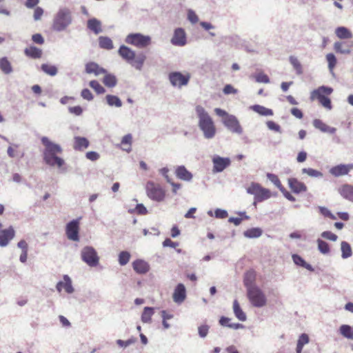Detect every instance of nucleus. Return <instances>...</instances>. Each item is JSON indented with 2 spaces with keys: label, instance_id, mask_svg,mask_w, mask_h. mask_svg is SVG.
Masks as SVG:
<instances>
[{
  "label": "nucleus",
  "instance_id": "nucleus-3",
  "mask_svg": "<svg viewBox=\"0 0 353 353\" xmlns=\"http://www.w3.org/2000/svg\"><path fill=\"white\" fill-rule=\"evenodd\" d=\"M118 53L123 59L139 70L142 69L146 59L144 53L136 54L134 50L124 45L120 46Z\"/></svg>",
  "mask_w": 353,
  "mask_h": 353
},
{
  "label": "nucleus",
  "instance_id": "nucleus-55",
  "mask_svg": "<svg viewBox=\"0 0 353 353\" xmlns=\"http://www.w3.org/2000/svg\"><path fill=\"white\" fill-rule=\"evenodd\" d=\"M255 79L259 83H268L270 82V79L265 74L259 73L255 76Z\"/></svg>",
  "mask_w": 353,
  "mask_h": 353
},
{
  "label": "nucleus",
  "instance_id": "nucleus-30",
  "mask_svg": "<svg viewBox=\"0 0 353 353\" xmlns=\"http://www.w3.org/2000/svg\"><path fill=\"white\" fill-rule=\"evenodd\" d=\"M88 28L92 30L95 34H99L101 32V22L95 18L89 19L87 23Z\"/></svg>",
  "mask_w": 353,
  "mask_h": 353
},
{
  "label": "nucleus",
  "instance_id": "nucleus-14",
  "mask_svg": "<svg viewBox=\"0 0 353 353\" xmlns=\"http://www.w3.org/2000/svg\"><path fill=\"white\" fill-rule=\"evenodd\" d=\"M353 170V164H340L335 165L330 169L329 172L334 176L339 177L347 174Z\"/></svg>",
  "mask_w": 353,
  "mask_h": 353
},
{
  "label": "nucleus",
  "instance_id": "nucleus-34",
  "mask_svg": "<svg viewBox=\"0 0 353 353\" xmlns=\"http://www.w3.org/2000/svg\"><path fill=\"white\" fill-rule=\"evenodd\" d=\"M292 259H293L294 263L296 265H297L299 266H301V267H303V268H305V269H307V270H308L310 271H313L314 270L312 266L310 264L306 263L305 261V260L301 256H300L299 255H298V254H293L292 255Z\"/></svg>",
  "mask_w": 353,
  "mask_h": 353
},
{
  "label": "nucleus",
  "instance_id": "nucleus-38",
  "mask_svg": "<svg viewBox=\"0 0 353 353\" xmlns=\"http://www.w3.org/2000/svg\"><path fill=\"white\" fill-rule=\"evenodd\" d=\"M309 343V336L307 334H302L297 341V345H296V353H301L303 350V346Z\"/></svg>",
  "mask_w": 353,
  "mask_h": 353
},
{
  "label": "nucleus",
  "instance_id": "nucleus-29",
  "mask_svg": "<svg viewBox=\"0 0 353 353\" xmlns=\"http://www.w3.org/2000/svg\"><path fill=\"white\" fill-rule=\"evenodd\" d=\"M336 37L340 39H346L352 38L353 35L351 31L345 27H338L335 30Z\"/></svg>",
  "mask_w": 353,
  "mask_h": 353
},
{
  "label": "nucleus",
  "instance_id": "nucleus-16",
  "mask_svg": "<svg viewBox=\"0 0 353 353\" xmlns=\"http://www.w3.org/2000/svg\"><path fill=\"white\" fill-rule=\"evenodd\" d=\"M171 43L176 46H183L186 44V34L183 28H179L174 30Z\"/></svg>",
  "mask_w": 353,
  "mask_h": 353
},
{
  "label": "nucleus",
  "instance_id": "nucleus-39",
  "mask_svg": "<svg viewBox=\"0 0 353 353\" xmlns=\"http://www.w3.org/2000/svg\"><path fill=\"white\" fill-rule=\"evenodd\" d=\"M154 314V309L150 307H145L141 315V321L143 323H150L152 316Z\"/></svg>",
  "mask_w": 353,
  "mask_h": 353
},
{
  "label": "nucleus",
  "instance_id": "nucleus-1",
  "mask_svg": "<svg viewBox=\"0 0 353 353\" xmlns=\"http://www.w3.org/2000/svg\"><path fill=\"white\" fill-rule=\"evenodd\" d=\"M41 143L45 146L43 151V159L45 162L50 166H57L61 168L64 164L63 159L57 156L62 153L61 147L52 143L46 137L41 138Z\"/></svg>",
  "mask_w": 353,
  "mask_h": 353
},
{
  "label": "nucleus",
  "instance_id": "nucleus-15",
  "mask_svg": "<svg viewBox=\"0 0 353 353\" xmlns=\"http://www.w3.org/2000/svg\"><path fill=\"white\" fill-rule=\"evenodd\" d=\"M15 236V230L12 226L0 231V246L5 247L8 245L11 240Z\"/></svg>",
  "mask_w": 353,
  "mask_h": 353
},
{
  "label": "nucleus",
  "instance_id": "nucleus-62",
  "mask_svg": "<svg viewBox=\"0 0 353 353\" xmlns=\"http://www.w3.org/2000/svg\"><path fill=\"white\" fill-rule=\"evenodd\" d=\"M320 212L323 216L329 217L332 220H335L336 219V217L326 208H320Z\"/></svg>",
  "mask_w": 353,
  "mask_h": 353
},
{
  "label": "nucleus",
  "instance_id": "nucleus-19",
  "mask_svg": "<svg viewBox=\"0 0 353 353\" xmlns=\"http://www.w3.org/2000/svg\"><path fill=\"white\" fill-rule=\"evenodd\" d=\"M213 170L216 172H222L230 164V160L228 158L216 157L213 159Z\"/></svg>",
  "mask_w": 353,
  "mask_h": 353
},
{
  "label": "nucleus",
  "instance_id": "nucleus-64",
  "mask_svg": "<svg viewBox=\"0 0 353 353\" xmlns=\"http://www.w3.org/2000/svg\"><path fill=\"white\" fill-rule=\"evenodd\" d=\"M43 14V10L41 7H37L34 9L33 17L35 21H38L41 19L42 15Z\"/></svg>",
  "mask_w": 353,
  "mask_h": 353
},
{
  "label": "nucleus",
  "instance_id": "nucleus-17",
  "mask_svg": "<svg viewBox=\"0 0 353 353\" xmlns=\"http://www.w3.org/2000/svg\"><path fill=\"white\" fill-rule=\"evenodd\" d=\"M353 43L351 41H336L334 43V50L336 53L349 54L351 53Z\"/></svg>",
  "mask_w": 353,
  "mask_h": 353
},
{
  "label": "nucleus",
  "instance_id": "nucleus-11",
  "mask_svg": "<svg viewBox=\"0 0 353 353\" xmlns=\"http://www.w3.org/2000/svg\"><path fill=\"white\" fill-rule=\"evenodd\" d=\"M80 222L79 219L70 221L65 227V234L68 239L73 241H79Z\"/></svg>",
  "mask_w": 353,
  "mask_h": 353
},
{
  "label": "nucleus",
  "instance_id": "nucleus-45",
  "mask_svg": "<svg viewBox=\"0 0 353 353\" xmlns=\"http://www.w3.org/2000/svg\"><path fill=\"white\" fill-rule=\"evenodd\" d=\"M289 59L296 74H301L303 73V68L298 59L294 56H290Z\"/></svg>",
  "mask_w": 353,
  "mask_h": 353
},
{
  "label": "nucleus",
  "instance_id": "nucleus-8",
  "mask_svg": "<svg viewBox=\"0 0 353 353\" xmlns=\"http://www.w3.org/2000/svg\"><path fill=\"white\" fill-rule=\"evenodd\" d=\"M247 296L252 305L261 307L266 305L267 299L262 290L257 286L247 290Z\"/></svg>",
  "mask_w": 353,
  "mask_h": 353
},
{
  "label": "nucleus",
  "instance_id": "nucleus-7",
  "mask_svg": "<svg viewBox=\"0 0 353 353\" xmlns=\"http://www.w3.org/2000/svg\"><path fill=\"white\" fill-rule=\"evenodd\" d=\"M145 190L148 196L155 201L160 202L165 197V190L159 183L148 181L145 185Z\"/></svg>",
  "mask_w": 353,
  "mask_h": 353
},
{
  "label": "nucleus",
  "instance_id": "nucleus-53",
  "mask_svg": "<svg viewBox=\"0 0 353 353\" xmlns=\"http://www.w3.org/2000/svg\"><path fill=\"white\" fill-rule=\"evenodd\" d=\"M230 321V319L229 318L223 316L220 319L219 323L223 326H228V327L233 328V329H238V328L242 327V325L239 323L230 324L229 323Z\"/></svg>",
  "mask_w": 353,
  "mask_h": 353
},
{
  "label": "nucleus",
  "instance_id": "nucleus-61",
  "mask_svg": "<svg viewBox=\"0 0 353 353\" xmlns=\"http://www.w3.org/2000/svg\"><path fill=\"white\" fill-rule=\"evenodd\" d=\"M321 236L325 239L333 241H336V239L338 238L335 234H334L330 231H325V232H322Z\"/></svg>",
  "mask_w": 353,
  "mask_h": 353
},
{
  "label": "nucleus",
  "instance_id": "nucleus-37",
  "mask_svg": "<svg viewBox=\"0 0 353 353\" xmlns=\"http://www.w3.org/2000/svg\"><path fill=\"white\" fill-rule=\"evenodd\" d=\"M252 110L258 114L263 116H272L273 115V111L271 109L267 108L260 105H254L251 107Z\"/></svg>",
  "mask_w": 353,
  "mask_h": 353
},
{
  "label": "nucleus",
  "instance_id": "nucleus-21",
  "mask_svg": "<svg viewBox=\"0 0 353 353\" xmlns=\"http://www.w3.org/2000/svg\"><path fill=\"white\" fill-rule=\"evenodd\" d=\"M186 297V291L185 288L183 284L179 283L176 287L172 298L175 303H182Z\"/></svg>",
  "mask_w": 353,
  "mask_h": 353
},
{
  "label": "nucleus",
  "instance_id": "nucleus-4",
  "mask_svg": "<svg viewBox=\"0 0 353 353\" xmlns=\"http://www.w3.org/2000/svg\"><path fill=\"white\" fill-rule=\"evenodd\" d=\"M246 191L254 196V204L263 202L273 196L269 189L263 188L260 183L256 182H252L246 188Z\"/></svg>",
  "mask_w": 353,
  "mask_h": 353
},
{
  "label": "nucleus",
  "instance_id": "nucleus-40",
  "mask_svg": "<svg viewBox=\"0 0 353 353\" xmlns=\"http://www.w3.org/2000/svg\"><path fill=\"white\" fill-rule=\"evenodd\" d=\"M99 44L103 49L111 50L113 48L112 41L107 37H100L99 38Z\"/></svg>",
  "mask_w": 353,
  "mask_h": 353
},
{
  "label": "nucleus",
  "instance_id": "nucleus-10",
  "mask_svg": "<svg viewBox=\"0 0 353 353\" xmlns=\"http://www.w3.org/2000/svg\"><path fill=\"white\" fill-rule=\"evenodd\" d=\"M81 259L90 267H95L99 264V257L97 251L91 246H86L81 250Z\"/></svg>",
  "mask_w": 353,
  "mask_h": 353
},
{
  "label": "nucleus",
  "instance_id": "nucleus-42",
  "mask_svg": "<svg viewBox=\"0 0 353 353\" xmlns=\"http://www.w3.org/2000/svg\"><path fill=\"white\" fill-rule=\"evenodd\" d=\"M41 70L50 76H54L57 74L58 70L55 65L43 63L41 66Z\"/></svg>",
  "mask_w": 353,
  "mask_h": 353
},
{
  "label": "nucleus",
  "instance_id": "nucleus-27",
  "mask_svg": "<svg viewBox=\"0 0 353 353\" xmlns=\"http://www.w3.org/2000/svg\"><path fill=\"white\" fill-rule=\"evenodd\" d=\"M24 54L29 58L37 59L42 57L43 52L40 48L30 46L24 50Z\"/></svg>",
  "mask_w": 353,
  "mask_h": 353
},
{
  "label": "nucleus",
  "instance_id": "nucleus-60",
  "mask_svg": "<svg viewBox=\"0 0 353 353\" xmlns=\"http://www.w3.org/2000/svg\"><path fill=\"white\" fill-rule=\"evenodd\" d=\"M188 20L192 23H196L199 21V17L192 10H189L188 12Z\"/></svg>",
  "mask_w": 353,
  "mask_h": 353
},
{
  "label": "nucleus",
  "instance_id": "nucleus-12",
  "mask_svg": "<svg viewBox=\"0 0 353 353\" xmlns=\"http://www.w3.org/2000/svg\"><path fill=\"white\" fill-rule=\"evenodd\" d=\"M190 79V75L183 74L179 72H171L169 74V79L173 86L181 87L188 84Z\"/></svg>",
  "mask_w": 353,
  "mask_h": 353
},
{
  "label": "nucleus",
  "instance_id": "nucleus-51",
  "mask_svg": "<svg viewBox=\"0 0 353 353\" xmlns=\"http://www.w3.org/2000/svg\"><path fill=\"white\" fill-rule=\"evenodd\" d=\"M89 85L97 94H103L105 92V88L96 80L90 81Z\"/></svg>",
  "mask_w": 353,
  "mask_h": 353
},
{
  "label": "nucleus",
  "instance_id": "nucleus-24",
  "mask_svg": "<svg viewBox=\"0 0 353 353\" xmlns=\"http://www.w3.org/2000/svg\"><path fill=\"white\" fill-rule=\"evenodd\" d=\"M90 141L82 137H74L73 148L75 150L83 151L89 147Z\"/></svg>",
  "mask_w": 353,
  "mask_h": 353
},
{
  "label": "nucleus",
  "instance_id": "nucleus-48",
  "mask_svg": "<svg viewBox=\"0 0 353 353\" xmlns=\"http://www.w3.org/2000/svg\"><path fill=\"white\" fill-rule=\"evenodd\" d=\"M267 177L281 191H283L284 190V187L283 186L280 179H279V177L276 174H272V173H268L267 174Z\"/></svg>",
  "mask_w": 353,
  "mask_h": 353
},
{
  "label": "nucleus",
  "instance_id": "nucleus-2",
  "mask_svg": "<svg viewBox=\"0 0 353 353\" xmlns=\"http://www.w3.org/2000/svg\"><path fill=\"white\" fill-rule=\"evenodd\" d=\"M196 112L199 118V127L203 132L205 138H213L216 134V129L212 119L201 105L196 107Z\"/></svg>",
  "mask_w": 353,
  "mask_h": 353
},
{
  "label": "nucleus",
  "instance_id": "nucleus-31",
  "mask_svg": "<svg viewBox=\"0 0 353 353\" xmlns=\"http://www.w3.org/2000/svg\"><path fill=\"white\" fill-rule=\"evenodd\" d=\"M313 125L323 132L334 133L335 132L334 128H331L323 123L321 120L316 119L313 121Z\"/></svg>",
  "mask_w": 353,
  "mask_h": 353
},
{
  "label": "nucleus",
  "instance_id": "nucleus-59",
  "mask_svg": "<svg viewBox=\"0 0 353 353\" xmlns=\"http://www.w3.org/2000/svg\"><path fill=\"white\" fill-rule=\"evenodd\" d=\"M81 96L85 100L92 101L93 99V95L90 90L85 88L82 90Z\"/></svg>",
  "mask_w": 353,
  "mask_h": 353
},
{
  "label": "nucleus",
  "instance_id": "nucleus-33",
  "mask_svg": "<svg viewBox=\"0 0 353 353\" xmlns=\"http://www.w3.org/2000/svg\"><path fill=\"white\" fill-rule=\"evenodd\" d=\"M132 137L130 134L125 135L121 142L123 150L130 152L132 150Z\"/></svg>",
  "mask_w": 353,
  "mask_h": 353
},
{
  "label": "nucleus",
  "instance_id": "nucleus-50",
  "mask_svg": "<svg viewBox=\"0 0 353 353\" xmlns=\"http://www.w3.org/2000/svg\"><path fill=\"white\" fill-rule=\"evenodd\" d=\"M244 234L249 238H257L262 234V230L260 228H252L245 231Z\"/></svg>",
  "mask_w": 353,
  "mask_h": 353
},
{
  "label": "nucleus",
  "instance_id": "nucleus-41",
  "mask_svg": "<svg viewBox=\"0 0 353 353\" xmlns=\"http://www.w3.org/2000/svg\"><path fill=\"white\" fill-rule=\"evenodd\" d=\"M325 58L328 64V69L330 72H333L337 64V59L336 56L333 53H328L326 54Z\"/></svg>",
  "mask_w": 353,
  "mask_h": 353
},
{
  "label": "nucleus",
  "instance_id": "nucleus-47",
  "mask_svg": "<svg viewBox=\"0 0 353 353\" xmlns=\"http://www.w3.org/2000/svg\"><path fill=\"white\" fill-rule=\"evenodd\" d=\"M342 257L347 259L352 256V252L350 244L345 241L341 243Z\"/></svg>",
  "mask_w": 353,
  "mask_h": 353
},
{
  "label": "nucleus",
  "instance_id": "nucleus-26",
  "mask_svg": "<svg viewBox=\"0 0 353 353\" xmlns=\"http://www.w3.org/2000/svg\"><path fill=\"white\" fill-rule=\"evenodd\" d=\"M85 72L88 74L93 73L96 76L106 73L105 69L101 68L97 63L94 62H89L85 65Z\"/></svg>",
  "mask_w": 353,
  "mask_h": 353
},
{
  "label": "nucleus",
  "instance_id": "nucleus-13",
  "mask_svg": "<svg viewBox=\"0 0 353 353\" xmlns=\"http://www.w3.org/2000/svg\"><path fill=\"white\" fill-rule=\"evenodd\" d=\"M223 122L224 125L232 132L236 134L242 133V128L239 121L234 116L230 115L223 118Z\"/></svg>",
  "mask_w": 353,
  "mask_h": 353
},
{
  "label": "nucleus",
  "instance_id": "nucleus-46",
  "mask_svg": "<svg viewBox=\"0 0 353 353\" xmlns=\"http://www.w3.org/2000/svg\"><path fill=\"white\" fill-rule=\"evenodd\" d=\"M117 79L115 76L112 74H105L103 77V83L105 86L112 88L114 87L117 84Z\"/></svg>",
  "mask_w": 353,
  "mask_h": 353
},
{
  "label": "nucleus",
  "instance_id": "nucleus-20",
  "mask_svg": "<svg viewBox=\"0 0 353 353\" xmlns=\"http://www.w3.org/2000/svg\"><path fill=\"white\" fill-rule=\"evenodd\" d=\"M133 270L139 274H144L150 270V265L142 259H137L132 262Z\"/></svg>",
  "mask_w": 353,
  "mask_h": 353
},
{
  "label": "nucleus",
  "instance_id": "nucleus-49",
  "mask_svg": "<svg viewBox=\"0 0 353 353\" xmlns=\"http://www.w3.org/2000/svg\"><path fill=\"white\" fill-rule=\"evenodd\" d=\"M130 259V254L127 251H122L119 254V263L121 265H126Z\"/></svg>",
  "mask_w": 353,
  "mask_h": 353
},
{
  "label": "nucleus",
  "instance_id": "nucleus-23",
  "mask_svg": "<svg viewBox=\"0 0 353 353\" xmlns=\"http://www.w3.org/2000/svg\"><path fill=\"white\" fill-rule=\"evenodd\" d=\"M256 278V272L255 270L251 269L248 270L245 274L243 278V284L247 290L250 288L256 287L254 285Z\"/></svg>",
  "mask_w": 353,
  "mask_h": 353
},
{
  "label": "nucleus",
  "instance_id": "nucleus-57",
  "mask_svg": "<svg viewBox=\"0 0 353 353\" xmlns=\"http://www.w3.org/2000/svg\"><path fill=\"white\" fill-rule=\"evenodd\" d=\"M68 111L70 114L76 116H80L83 113V108L80 105L69 107Z\"/></svg>",
  "mask_w": 353,
  "mask_h": 353
},
{
  "label": "nucleus",
  "instance_id": "nucleus-63",
  "mask_svg": "<svg viewBox=\"0 0 353 353\" xmlns=\"http://www.w3.org/2000/svg\"><path fill=\"white\" fill-rule=\"evenodd\" d=\"M85 157L88 159L94 161L99 159L100 155L97 152L90 151L85 154Z\"/></svg>",
  "mask_w": 353,
  "mask_h": 353
},
{
  "label": "nucleus",
  "instance_id": "nucleus-54",
  "mask_svg": "<svg viewBox=\"0 0 353 353\" xmlns=\"http://www.w3.org/2000/svg\"><path fill=\"white\" fill-rule=\"evenodd\" d=\"M302 173L306 174L311 177H321L323 176L322 172L312 168H303Z\"/></svg>",
  "mask_w": 353,
  "mask_h": 353
},
{
  "label": "nucleus",
  "instance_id": "nucleus-52",
  "mask_svg": "<svg viewBox=\"0 0 353 353\" xmlns=\"http://www.w3.org/2000/svg\"><path fill=\"white\" fill-rule=\"evenodd\" d=\"M317 243L318 249L322 254H325L330 252V245L327 242L321 239H318Z\"/></svg>",
  "mask_w": 353,
  "mask_h": 353
},
{
  "label": "nucleus",
  "instance_id": "nucleus-5",
  "mask_svg": "<svg viewBox=\"0 0 353 353\" xmlns=\"http://www.w3.org/2000/svg\"><path fill=\"white\" fill-rule=\"evenodd\" d=\"M332 91L333 90L331 88L321 86L312 92L310 99L312 101L317 99L323 107L330 110L332 108V104L327 96L331 94Z\"/></svg>",
  "mask_w": 353,
  "mask_h": 353
},
{
  "label": "nucleus",
  "instance_id": "nucleus-6",
  "mask_svg": "<svg viewBox=\"0 0 353 353\" xmlns=\"http://www.w3.org/2000/svg\"><path fill=\"white\" fill-rule=\"evenodd\" d=\"M125 41L137 48H145L151 45L152 38L149 35L141 33H130L127 35Z\"/></svg>",
  "mask_w": 353,
  "mask_h": 353
},
{
  "label": "nucleus",
  "instance_id": "nucleus-36",
  "mask_svg": "<svg viewBox=\"0 0 353 353\" xmlns=\"http://www.w3.org/2000/svg\"><path fill=\"white\" fill-rule=\"evenodd\" d=\"M19 145L17 144H12L8 148V154L11 158H14L17 157H23L24 155V153L23 151H21L19 150Z\"/></svg>",
  "mask_w": 353,
  "mask_h": 353
},
{
  "label": "nucleus",
  "instance_id": "nucleus-25",
  "mask_svg": "<svg viewBox=\"0 0 353 353\" xmlns=\"http://www.w3.org/2000/svg\"><path fill=\"white\" fill-rule=\"evenodd\" d=\"M176 176L183 181H190L192 179V174L184 165L178 166L175 170Z\"/></svg>",
  "mask_w": 353,
  "mask_h": 353
},
{
  "label": "nucleus",
  "instance_id": "nucleus-58",
  "mask_svg": "<svg viewBox=\"0 0 353 353\" xmlns=\"http://www.w3.org/2000/svg\"><path fill=\"white\" fill-rule=\"evenodd\" d=\"M266 125L268 126V128L271 130H274L275 132H281V127L279 124L276 123L274 121H268L267 123H266Z\"/></svg>",
  "mask_w": 353,
  "mask_h": 353
},
{
  "label": "nucleus",
  "instance_id": "nucleus-32",
  "mask_svg": "<svg viewBox=\"0 0 353 353\" xmlns=\"http://www.w3.org/2000/svg\"><path fill=\"white\" fill-rule=\"evenodd\" d=\"M233 310L236 317L239 320L241 321H244L246 320V315L241 308L237 300H234L233 302Z\"/></svg>",
  "mask_w": 353,
  "mask_h": 353
},
{
  "label": "nucleus",
  "instance_id": "nucleus-56",
  "mask_svg": "<svg viewBox=\"0 0 353 353\" xmlns=\"http://www.w3.org/2000/svg\"><path fill=\"white\" fill-rule=\"evenodd\" d=\"M210 327L208 325H202L198 327L199 334L201 337H205L209 332Z\"/></svg>",
  "mask_w": 353,
  "mask_h": 353
},
{
  "label": "nucleus",
  "instance_id": "nucleus-43",
  "mask_svg": "<svg viewBox=\"0 0 353 353\" xmlns=\"http://www.w3.org/2000/svg\"><path fill=\"white\" fill-rule=\"evenodd\" d=\"M106 101L110 106L121 107L122 105L120 99L114 95L108 94L106 96Z\"/></svg>",
  "mask_w": 353,
  "mask_h": 353
},
{
  "label": "nucleus",
  "instance_id": "nucleus-18",
  "mask_svg": "<svg viewBox=\"0 0 353 353\" xmlns=\"http://www.w3.org/2000/svg\"><path fill=\"white\" fill-rule=\"evenodd\" d=\"M288 185L291 190L296 194L307 191V186L295 178L288 179Z\"/></svg>",
  "mask_w": 353,
  "mask_h": 353
},
{
  "label": "nucleus",
  "instance_id": "nucleus-35",
  "mask_svg": "<svg viewBox=\"0 0 353 353\" xmlns=\"http://www.w3.org/2000/svg\"><path fill=\"white\" fill-rule=\"evenodd\" d=\"M0 70L6 74L12 72V67L7 57L0 59Z\"/></svg>",
  "mask_w": 353,
  "mask_h": 353
},
{
  "label": "nucleus",
  "instance_id": "nucleus-44",
  "mask_svg": "<svg viewBox=\"0 0 353 353\" xmlns=\"http://www.w3.org/2000/svg\"><path fill=\"white\" fill-rule=\"evenodd\" d=\"M340 333L347 339H353V327L350 325H343L340 327Z\"/></svg>",
  "mask_w": 353,
  "mask_h": 353
},
{
  "label": "nucleus",
  "instance_id": "nucleus-9",
  "mask_svg": "<svg viewBox=\"0 0 353 353\" xmlns=\"http://www.w3.org/2000/svg\"><path fill=\"white\" fill-rule=\"evenodd\" d=\"M71 22L70 12L67 9L59 11L53 22V29L57 31L64 30Z\"/></svg>",
  "mask_w": 353,
  "mask_h": 353
},
{
  "label": "nucleus",
  "instance_id": "nucleus-28",
  "mask_svg": "<svg viewBox=\"0 0 353 353\" xmlns=\"http://www.w3.org/2000/svg\"><path fill=\"white\" fill-rule=\"evenodd\" d=\"M339 192L345 199L353 202V186L345 184L339 188Z\"/></svg>",
  "mask_w": 353,
  "mask_h": 353
},
{
  "label": "nucleus",
  "instance_id": "nucleus-22",
  "mask_svg": "<svg viewBox=\"0 0 353 353\" xmlns=\"http://www.w3.org/2000/svg\"><path fill=\"white\" fill-rule=\"evenodd\" d=\"M56 288L59 292H61L62 289H64L68 294H71L74 292V289L72 285V281L68 275L63 276V281H59L57 283Z\"/></svg>",
  "mask_w": 353,
  "mask_h": 353
}]
</instances>
